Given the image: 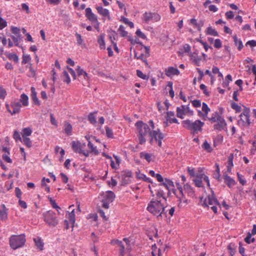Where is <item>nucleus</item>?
<instances>
[{"instance_id":"obj_15","label":"nucleus","mask_w":256,"mask_h":256,"mask_svg":"<svg viewBox=\"0 0 256 256\" xmlns=\"http://www.w3.org/2000/svg\"><path fill=\"white\" fill-rule=\"evenodd\" d=\"M223 178L224 179V183L229 188H232L236 184L235 180L232 178L230 176H228L226 172L224 174Z\"/></svg>"},{"instance_id":"obj_27","label":"nucleus","mask_w":256,"mask_h":256,"mask_svg":"<svg viewBox=\"0 0 256 256\" xmlns=\"http://www.w3.org/2000/svg\"><path fill=\"white\" fill-rule=\"evenodd\" d=\"M182 108L179 107L177 108L176 109V115L178 118H182L183 115L185 114V111L188 109V106H182Z\"/></svg>"},{"instance_id":"obj_43","label":"nucleus","mask_w":256,"mask_h":256,"mask_svg":"<svg viewBox=\"0 0 256 256\" xmlns=\"http://www.w3.org/2000/svg\"><path fill=\"white\" fill-rule=\"evenodd\" d=\"M231 107L236 110V112H240L242 110L241 107L234 102L231 104Z\"/></svg>"},{"instance_id":"obj_40","label":"nucleus","mask_w":256,"mask_h":256,"mask_svg":"<svg viewBox=\"0 0 256 256\" xmlns=\"http://www.w3.org/2000/svg\"><path fill=\"white\" fill-rule=\"evenodd\" d=\"M88 146L91 150V152H94L95 155H98L99 154L98 150L94 146V145L90 141L88 142Z\"/></svg>"},{"instance_id":"obj_59","label":"nucleus","mask_w":256,"mask_h":256,"mask_svg":"<svg viewBox=\"0 0 256 256\" xmlns=\"http://www.w3.org/2000/svg\"><path fill=\"white\" fill-rule=\"evenodd\" d=\"M136 34L140 38L145 40L146 38V36L141 32V30L140 29H138L136 30Z\"/></svg>"},{"instance_id":"obj_17","label":"nucleus","mask_w":256,"mask_h":256,"mask_svg":"<svg viewBox=\"0 0 256 256\" xmlns=\"http://www.w3.org/2000/svg\"><path fill=\"white\" fill-rule=\"evenodd\" d=\"M202 110L204 113L201 112H198V114L200 116H202L203 119L206 120V118H208V113L210 112V110L208 108V104L206 102H202Z\"/></svg>"},{"instance_id":"obj_7","label":"nucleus","mask_w":256,"mask_h":256,"mask_svg":"<svg viewBox=\"0 0 256 256\" xmlns=\"http://www.w3.org/2000/svg\"><path fill=\"white\" fill-rule=\"evenodd\" d=\"M85 146V144H82L79 142H76L73 141L72 142V147L74 152L82 154L86 157H88L89 156L90 152L88 150H84Z\"/></svg>"},{"instance_id":"obj_54","label":"nucleus","mask_w":256,"mask_h":256,"mask_svg":"<svg viewBox=\"0 0 256 256\" xmlns=\"http://www.w3.org/2000/svg\"><path fill=\"white\" fill-rule=\"evenodd\" d=\"M237 176L242 186L245 185L246 184V181L244 178H243V176L240 174L238 172L237 173Z\"/></svg>"},{"instance_id":"obj_35","label":"nucleus","mask_w":256,"mask_h":256,"mask_svg":"<svg viewBox=\"0 0 256 256\" xmlns=\"http://www.w3.org/2000/svg\"><path fill=\"white\" fill-rule=\"evenodd\" d=\"M32 133V130L30 128H24L22 130V138L27 137L31 135Z\"/></svg>"},{"instance_id":"obj_30","label":"nucleus","mask_w":256,"mask_h":256,"mask_svg":"<svg viewBox=\"0 0 256 256\" xmlns=\"http://www.w3.org/2000/svg\"><path fill=\"white\" fill-rule=\"evenodd\" d=\"M68 219L70 222L72 224V228L74 226V224L75 222V214H74V210L72 209L70 212L68 213Z\"/></svg>"},{"instance_id":"obj_29","label":"nucleus","mask_w":256,"mask_h":256,"mask_svg":"<svg viewBox=\"0 0 256 256\" xmlns=\"http://www.w3.org/2000/svg\"><path fill=\"white\" fill-rule=\"evenodd\" d=\"M237 246L235 244L231 242L228 246V250H229L230 256H234L236 252Z\"/></svg>"},{"instance_id":"obj_44","label":"nucleus","mask_w":256,"mask_h":256,"mask_svg":"<svg viewBox=\"0 0 256 256\" xmlns=\"http://www.w3.org/2000/svg\"><path fill=\"white\" fill-rule=\"evenodd\" d=\"M120 34L122 36H126L128 34V32L124 30V27L122 25H120L118 30Z\"/></svg>"},{"instance_id":"obj_31","label":"nucleus","mask_w":256,"mask_h":256,"mask_svg":"<svg viewBox=\"0 0 256 256\" xmlns=\"http://www.w3.org/2000/svg\"><path fill=\"white\" fill-rule=\"evenodd\" d=\"M34 240L37 248L40 250H43L44 244L41 238H34Z\"/></svg>"},{"instance_id":"obj_53","label":"nucleus","mask_w":256,"mask_h":256,"mask_svg":"<svg viewBox=\"0 0 256 256\" xmlns=\"http://www.w3.org/2000/svg\"><path fill=\"white\" fill-rule=\"evenodd\" d=\"M233 159H234V154H230V156L228 158V166H230V167H232L233 166H234V164H233Z\"/></svg>"},{"instance_id":"obj_48","label":"nucleus","mask_w":256,"mask_h":256,"mask_svg":"<svg viewBox=\"0 0 256 256\" xmlns=\"http://www.w3.org/2000/svg\"><path fill=\"white\" fill-rule=\"evenodd\" d=\"M136 75L138 77L143 79V80H148V77L143 74V72L140 70H136Z\"/></svg>"},{"instance_id":"obj_39","label":"nucleus","mask_w":256,"mask_h":256,"mask_svg":"<svg viewBox=\"0 0 256 256\" xmlns=\"http://www.w3.org/2000/svg\"><path fill=\"white\" fill-rule=\"evenodd\" d=\"M202 147L208 152H210L212 150L210 144L206 140L204 141L203 144L202 145Z\"/></svg>"},{"instance_id":"obj_38","label":"nucleus","mask_w":256,"mask_h":256,"mask_svg":"<svg viewBox=\"0 0 256 256\" xmlns=\"http://www.w3.org/2000/svg\"><path fill=\"white\" fill-rule=\"evenodd\" d=\"M6 56L10 60H13L16 63L18 61V56L14 53H9Z\"/></svg>"},{"instance_id":"obj_63","label":"nucleus","mask_w":256,"mask_h":256,"mask_svg":"<svg viewBox=\"0 0 256 256\" xmlns=\"http://www.w3.org/2000/svg\"><path fill=\"white\" fill-rule=\"evenodd\" d=\"M200 88L204 91V94L206 96L210 95L209 92L207 90L206 86L204 84H201L200 86Z\"/></svg>"},{"instance_id":"obj_46","label":"nucleus","mask_w":256,"mask_h":256,"mask_svg":"<svg viewBox=\"0 0 256 256\" xmlns=\"http://www.w3.org/2000/svg\"><path fill=\"white\" fill-rule=\"evenodd\" d=\"M11 31L12 32L16 34L18 37H20V29L16 26H12L11 27Z\"/></svg>"},{"instance_id":"obj_16","label":"nucleus","mask_w":256,"mask_h":256,"mask_svg":"<svg viewBox=\"0 0 256 256\" xmlns=\"http://www.w3.org/2000/svg\"><path fill=\"white\" fill-rule=\"evenodd\" d=\"M86 16L92 22H98L97 16L92 12L90 8L86 9Z\"/></svg>"},{"instance_id":"obj_55","label":"nucleus","mask_w":256,"mask_h":256,"mask_svg":"<svg viewBox=\"0 0 256 256\" xmlns=\"http://www.w3.org/2000/svg\"><path fill=\"white\" fill-rule=\"evenodd\" d=\"M194 182L196 186L198 188L203 187L202 180L201 178H200V179H194Z\"/></svg>"},{"instance_id":"obj_10","label":"nucleus","mask_w":256,"mask_h":256,"mask_svg":"<svg viewBox=\"0 0 256 256\" xmlns=\"http://www.w3.org/2000/svg\"><path fill=\"white\" fill-rule=\"evenodd\" d=\"M150 136H152L154 140L158 142V146L162 147V140L164 138L165 134L162 133L159 128H157L156 130H152L150 132Z\"/></svg>"},{"instance_id":"obj_18","label":"nucleus","mask_w":256,"mask_h":256,"mask_svg":"<svg viewBox=\"0 0 256 256\" xmlns=\"http://www.w3.org/2000/svg\"><path fill=\"white\" fill-rule=\"evenodd\" d=\"M165 74L166 76L170 77L174 75H178L180 71L176 68L169 66L164 70Z\"/></svg>"},{"instance_id":"obj_14","label":"nucleus","mask_w":256,"mask_h":256,"mask_svg":"<svg viewBox=\"0 0 256 256\" xmlns=\"http://www.w3.org/2000/svg\"><path fill=\"white\" fill-rule=\"evenodd\" d=\"M132 176V172L130 171L122 172L120 176L121 178L122 185H125L130 182V178Z\"/></svg>"},{"instance_id":"obj_45","label":"nucleus","mask_w":256,"mask_h":256,"mask_svg":"<svg viewBox=\"0 0 256 256\" xmlns=\"http://www.w3.org/2000/svg\"><path fill=\"white\" fill-rule=\"evenodd\" d=\"M106 135L108 138H114V134H113V132H112V130L107 126L106 127Z\"/></svg>"},{"instance_id":"obj_56","label":"nucleus","mask_w":256,"mask_h":256,"mask_svg":"<svg viewBox=\"0 0 256 256\" xmlns=\"http://www.w3.org/2000/svg\"><path fill=\"white\" fill-rule=\"evenodd\" d=\"M13 138L16 140V142H18V140H20L22 142V138H21L20 134L16 130H15L14 132V133L13 134Z\"/></svg>"},{"instance_id":"obj_3","label":"nucleus","mask_w":256,"mask_h":256,"mask_svg":"<svg viewBox=\"0 0 256 256\" xmlns=\"http://www.w3.org/2000/svg\"><path fill=\"white\" fill-rule=\"evenodd\" d=\"M206 120L210 122L211 123H214L217 122V124H214V128L218 131H222L224 130L226 126V120L218 112L212 114L211 117H208V118H206Z\"/></svg>"},{"instance_id":"obj_11","label":"nucleus","mask_w":256,"mask_h":256,"mask_svg":"<svg viewBox=\"0 0 256 256\" xmlns=\"http://www.w3.org/2000/svg\"><path fill=\"white\" fill-rule=\"evenodd\" d=\"M6 107L7 110L12 115H14L20 112L22 105L20 102H13L10 106L8 104H6Z\"/></svg>"},{"instance_id":"obj_50","label":"nucleus","mask_w":256,"mask_h":256,"mask_svg":"<svg viewBox=\"0 0 256 256\" xmlns=\"http://www.w3.org/2000/svg\"><path fill=\"white\" fill-rule=\"evenodd\" d=\"M7 212L5 209L0 210V218L2 220H5L7 219Z\"/></svg>"},{"instance_id":"obj_8","label":"nucleus","mask_w":256,"mask_h":256,"mask_svg":"<svg viewBox=\"0 0 256 256\" xmlns=\"http://www.w3.org/2000/svg\"><path fill=\"white\" fill-rule=\"evenodd\" d=\"M160 16L157 13L152 12H145L143 14V21L146 24L150 22H157L160 20Z\"/></svg>"},{"instance_id":"obj_5","label":"nucleus","mask_w":256,"mask_h":256,"mask_svg":"<svg viewBox=\"0 0 256 256\" xmlns=\"http://www.w3.org/2000/svg\"><path fill=\"white\" fill-rule=\"evenodd\" d=\"M182 124L187 129L193 130V134L197 133L198 131L201 132L202 130V127L204 125V122L198 120H196L194 122L189 120H184Z\"/></svg>"},{"instance_id":"obj_36","label":"nucleus","mask_w":256,"mask_h":256,"mask_svg":"<svg viewBox=\"0 0 256 256\" xmlns=\"http://www.w3.org/2000/svg\"><path fill=\"white\" fill-rule=\"evenodd\" d=\"M116 244L120 246V253L121 256L124 255V246L122 242L119 240H116Z\"/></svg>"},{"instance_id":"obj_34","label":"nucleus","mask_w":256,"mask_h":256,"mask_svg":"<svg viewBox=\"0 0 256 256\" xmlns=\"http://www.w3.org/2000/svg\"><path fill=\"white\" fill-rule=\"evenodd\" d=\"M140 158H143L146 160L148 162H150L152 160L151 158L153 156L152 154L142 152L140 153Z\"/></svg>"},{"instance_id":"obj_13","label":"nucleus","mask_w":256,"mask_h":256,"mask_svg":"<svg viewBox=\"0 0 256 256\" xmlns=\"http://www.w3.org/2000/svg\"><path fill=\"white\" fill-rule=\"evenodd\" d=\"M202 206L204 207H208L210 206L214 205H220L217 199L215 198V196L212 194L211 196H208L207 198H206L202 204Z\"/></svg>"},{"instance_id":"obj_6","label":"nucleus","mask_w":256,"mask_h":256,"mask_svg":"<svg viewBox=\"0 0 256 256\" xmlns=\"http://www.w3.org/2000/svg\"><path fill=\"white\" fill-rule=\"evenodd\" d=\"M44 221L50 226L54 227L58 222L56 213L52 210H48L42 214Z\"/></svg>"},{"instance_id":"obj_64","label":"nucleus","mask_w":256,"mask_h":256,"mask_svg":"<svg viewBox=\"0 0 256 256\" xmlns=\"http://www.w3.org/2000/svg\"><path fill=\"white\" fill-rule=\"evenodd\" d=\"M192 104L195 108H198L201 106V102L198 100H194L192 101Z\"/></svg>"},{"instance_id":"obj_47","label":"nucleus","mask_w":256,"mask_h":256,"mask_svg":"<svg viewBox=\"0 0 256 256\" xmlns=\"http://www.w3.org/2000/svg\"><path fill=\"white\" fill-rule=\"evenodd\" d=\"M121 19L125 24H126L128 26H129L131 28L134 27V23L132 22L129 21L127 18L124 16H122Z\"/></svg>"},{"instance_id":"obj_20","label":"nucleus","mask_w":256,"mask_h":256,"mask_svg":"<svg viewBox=\"0 0 256 256\" xmlns=\"http://www.w3.org/2000/svg\"><path fill=\"white\" fill-rule=\"evenodd\" d=\"M184 191L186 193L188 196L194 198L195 196L194 191L192 188L188 184H186L184 186Z\"/></svg>"},{"instance_id":"obj_12","label":"nucleus","mask_w":256,"mask_h":256,"mask_svg":"<svg viewBox=\"0 0 256 256\" xmlns=\"http://www.w3.org/2000/svg\"><path fill=\"white\" fill-rule=\"evenodd\" d=\"M250 108L246 107H244L242 112L240 116V117H245V120L242 118H240V120H242L244 123V126H248L251 123L250 119Z\"/></svg>"},{"instance_id":"obj_26","label":"nucleus","mask_w":256,"mask_h":256,"mask_svg":"<svg viewBox=\"0 0 256 256\" xmlns=\"http://www.w3.org/2000/svg\"><path fill=\"white\" fill-rule=\"evenodd\" d=\"M234 44L238 46V49L239 51H240L244 47L242 41L240 39H238L236 34L232 36Z\"/></svg>"},{"instance_id":"obj_4","label":"nucleus","mask_w":256,"mask_h":256,"mask_svg":"<svg viewBox=\"0 0 256 256\" xmlns=\"http://www.w3.org/2000/svg\"><path fill=\"white\" fill-rule=\"evenodd\" d=\"M26 241L24 234L12 235L9 239L10 246L13 250H16L22 246L24 244Z\"/></svg>"},{"instance_id":"obj_24","label":"nucleus","mask_w":256,"mask_h":256,"mask_svg":"<svg viewBox=\"0 0 256 256\" xmlns=\"http://www.w3.org/2000/svg\"><path fill=\"white\" fill-rule=\"evenodd\" d=\"M174 114L173 112L170 111L166 113V120L169 122L170 124L175 123L178 124V120L175 118H171V116H174Z\"/></svg>"},{"instance_id":"obj_23","label":"nucleus","mask_w":256,"mask_h":256,"mask_svg":"<svg viewBox=\"0 0 256 256\" xmlns=\"http://www.w3.org/2000/svg\"><path fill=\"white\" fill-rule=\"evenodd\" d=\"M104 36L105 34H102L98 38V42L99 44L100 48L102 50H104L106 48Z\"/></svg>"},{"instance_id":"obj_2","label":"nucleus","mask_w":256,"mask_h":256,"mask_svg":"<svg viewBox=\"0 0 256 256\" xmlns=\"http://www.w3.org/2000/svg\"><path fill=\"white\" fill-rule=\"evenodd\" d=\"M135 126L137 128L138 131V139L139 144H144L146 142L145 136L152 132L148 126L144 123L142 120H139L135 124Z\"/></svg>"},{"instance_id":"obj_37","label":"nucleus","mask_w":256,"mask_h":256,"mask_svg":"<svg viewBox=\"0 0 256 256\" xmlns=\"http://www.w3.org/2000/svg\"><path fill=\"white\" fill-rule=\"evenodd\" d=\"M96 113L97 112H91L88 116V120L92 124H94L96 122V116H94V114Z\"/></svg>"},{"instance_id":"obj_9","label":"nucleus","mask_w":256,"mask_h":256,"mask_svg":"<svg viewBox=\"0 0 256 256\" xmlns=\"http://www.w3.org/2000/svg\"><path fill=\"white\" fill-rule=\"evenodd\" d=\"M115 198V194L112 191H107L102 200V207L104 208H108L109 204L112 202Z\"/></svg>"},{"instance_id":"obj_58","label":"nucleus","mask_w":256,"mask_h":256,"mask_svg":"<svg viewBox=\"0 0 256 256\" xmlns=\"http://www.w3.org/2000/svg\"><path fill=\"white\" fill-rule=\"evenodd\" d=\"M30 57L29 55H23L22 60V64H26L30 60Z\"/></svg>"},{"instance_id":"obj_19","label":"nucleus","mask_w":256,"mask_h":256,"mask_svg":"<svg viewBox=\"0 0 256 256\" xmlns=\"http://www.w3.org/2000/svg\"><path fill=\"white\" fill-rule=\"evenodd\" d=\"M98 12L103 16L106 17L108 20H110V12L106 8H104L101 6L96 7Z\"/></svg>"},{"instance_id":"obj_42","label":"nucleus","mask_w":256,"mask_h":256,"mask_svg":"<svg viewBox=\"0 0 256 256\" xmlns=\"http://www.w3.org/2000/svg\"><path fill=\"white\" fill-rule=\"evenodd\" d=\"M222 138H223L221 135H218L214 140V146L216 147L218 144L222 143Z\"/></svg>"},{"instance_id":"obj_57","label":"nucleus","mask_w":256,"mask_h":256,"mask_svg":"<svg viewBox=\"0 0 256 256\" xmlns=\"http://www.w3.org/2000/svg\"><path fill=\"white\" fill-rule=\"evenodd\" d=\"M192 59L193 60L195 64L197 66H200V62L202 60V58L200 56H192Z\"/></svg>"},{"instance_id":"obj_33","label":"nucleus","mask_w":256,"mask_h":256,"mask_svg":"<svg viewBox=\"0 0 256 256\" xmlns=\"http://www.w3.org/2000/svg\"><path fill=\"white\" fill-rule=\"evenodd\" d=\"M20 102H22V105L24 106H28V97L25 94H22L20 96Z\"/></svg>"},{"instance_id":"obj_51","label":"nucleus","mask_w":256,"mask_h":256,"mask_svg":"<svg viewBox=\"0 0 256 256\" xmlns=\"http://www.w3.org/2000/svg\"><path fill=\"white\" fill-rule=\"evenodd\" d=\"M166 182V189L170 190V188L174 187V184L172 181L171 180L166 178L165 179Z\"/></svg>"},{"instance_id":"obj_60","label":"nucleus","mask_w":256,"mask_h":256,"mask_svg":"<svg viewBox=\"0 0 256 256\" xmlns=\"http://www.w3.org/2000/svg\"><path fill=\"white\" fill-rule=\"evenodd\" d=\"M251 234L248 233V235L245 238L244 240L248 244H250L252 242H254L255 240L254 238H252Z\"/></svg>"},{"instance_id":"obj_1","label":"nucleus","mask_w":256,"mask_h":256,"mask_svg":"<svg viewBox=\"0 0 256 256\" xmlns=\"http://www.w3.org/2000/svg\"><path fill=\"white\" fill-rule=\"evenodd\" d=\"M164 209L165 208L160 200H152L148 204L147 207V210L156 216L158 217L162 216V214H166Z\"/></svg>"},{"instance_id":"obj_41","label":"nucleus","mask_w":256,"mask_h":256,"mask_svg":"<svg viewBox=\"0 0 256 256\" xmlns=\"http://www.w3.org/2000/svg\"><path fill=\"white\" fill-rule=\"evenodd\" d=\"M22 142L28 148H30L32 146V142L30 138L28 137L22 138Z\"/></svg>"},{"instance_id":"obj_21","label":"nucleus","mask_w":256,"mask_h":256,"mask_svg":"<svg viewBox=\"0 0 256 256\" xmlns=\"http://www.w3.org/2000/svg\"><path fill=\"white\" fill-rule=\"evenodd\" d=\"M31 90V98L34 104L37 106H40V103L39 101L38 98L36 96V92L35 88L33 86L31 87L30 88Z\"/></svg>"},{"instance_id":"obj_28","label":"nucleus","mask_w":256,"mask_h":256,"mask_svg":"<svg viewBox=\"0 0 256 256\" xmlns=\"http://www.w3.org/2000/svg\"><path fill=\"white\" fill-rule=\"evenodd\" d=\"M136 178L140 180H142L144 182H150L152 184V182L150 178L146 177V176L145 174L140 173V171L136 172Z\"/></svg>"},{"instance_id":"obj_22","label":"nucleus","mask_w":256,"mask_h":256,"mask_svg":"<svg viewBox=\"0 0 256 256\" xmlns=\"http://www.w3.org/2000/svg\"><path fill=\"white\" fill-rule=\"evenodd\" d=\"M76 70L78 76H82L85 80L87 81L89 80L90 78L88 74L82 68H81L80 66H78Z\"/></svg>"},{"instance_id":"obj_62","label":"nucleus","mask_w":256,"mask_h":256,"mask_svg":"<svg viewBox=\"0 0 256 256\" xmlns=\"http://www.w3.org/2000/svg\"><path fill=\"white\" fill-rule=\"evenodd\" d=\"M222 44L220 39H216L214 40V47L216 48H220L222 47Z\"/></svg>"},{"instance_id":"obj_25","label":"nucleus","mask_w":256,"mask_h":256,"mask_svg":"<svg viewBox=\"0 0 256 256\" xmlns=\"http://www.w3.org/2000/svg\"><path fill=\"white\" fill-rule=\"evenodd\" d=\"M64 132L68 136H70L72 134V126L67 121L64 122Z\"/></svg>"},{"instance_id":"obj_61","label":"nucleus","mask_w":256,"mask_h":256,"mask_svg":"<svg viewBox=\"0 0 256 256\" xmlns=\"http://www.w3.org/2000/svg\"><path fill=\"white\" fill-rule=\"evenodd\" d=\"M64 76L65 77V79L64 80V82H66L67 84H69L70 82V78L68 76V72L64 70L63 72Z\"/></svg>"},{"instance_id":"obj_52","label":"nucleus","mask_w":256,"mask_h":256,"mask_svg":"<svg viewBox=\"0 0 256 256\" xmlns=\"http://www.w3.org/2000/svg\"><path fill=\"white\" fill-rule=\"evenodd\" d=\"M117 36L116 32L114 30H112L110 31V34L109 35V38L112 42V41H114L116 40V37Z\"/></svg>"},{"instance_id":"obj_32","label":"nucleus","mask_w":256,"mask_h":256,"mask_svg":"<svg viewBox=\"0 0 256 256\" xmlns=\"http://www.w3.org/2000/svg\"><path fill=\"white\" fill-rule=\"evenodd\" d=\"M206 35H211L212 36H218V32L214 28H212V26H209L207 28L206 30Z\"/></svg>"},{"instance_id":"obj_49","label":"nucleus","mask_w":256,"mask_h":256,"mask_svg":"<svg viewBox=\"0 0 256 256\" xmlns=\"http://www.w3.org/2000/svg\"><path fill=\"white\" fill-rule=\"evenodd\" d=\"M188 172L189 174L192 177L196 176L197 178H199V176L196 175L195 170L194 168L188 167Z\"/></svg>"}]
</instances>
